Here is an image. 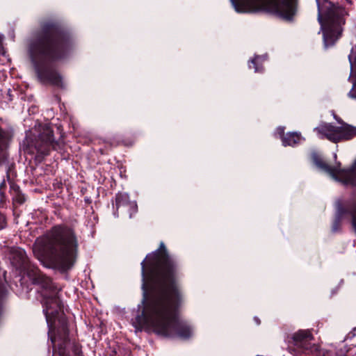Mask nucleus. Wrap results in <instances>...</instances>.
Segmentation results:
<instances>
[{"label":"nucleus","instance_id":"nucleus-6","mask_svg":"<svg viewBox=\"0 0 356 356\" xmlns=\"http://www.w3.org/2000/svg\"><path fill=\"white\" fill-rule=\"evenodd\" d=\"M316 3L324 45L328 48L332 47L341 37L346 13L343 7L329 0H316Z\"/></svg>","mask_w":356,"mask_h":356},{"label":"nucleus","instance_id":"nucleus-15","mask_svg":"<svg viewBox=\"0 0 356 356\" xmlns=\"http://www.w3.org/2000/svg\"><path fill=\"white\" fill-rule=\"evenodd\" d=\"M10 139L9 133L0 126V165L8 162Z\"/></svg>","mask_w":356,"mask_h":356},{"label":"nucleus","instance_id":"nucleus-13","mask_svg":"<svg viewBox=\"0 0 356 356\" xmlns=\"http://www.w3.org/2000/svg\"><path fill=\"white\" fill-rule=\"evenodd\" d=\"M115 211L114 215L118 216V210L120 208H125L129 213V218H132L138 212V205L136 201H131L129 195L127 193L118 192L115 196Z\"/></svg>","mask_w":356,"mask_h":356},{"label":"nucleus","instance_id":"nucleus-16","mask_svg":"<svg viewBox=\"0 0 356 356\" xmlns=\"http://www.w3.org/2000/svg\"><path fill=\"white\" fill-rule=\"evenodd\" d=\"M267 60L266 55H254L248 61V67L253 68L254 72L262 73L264 71V63Z\"/></svg>","mask_w":356,"mask_h":356},{"label":"nucleus","instance_id":"nucleus-10","mask_svg":"<svg viewBox=\"0 0 356 356\" xmlns=\"http://www.w3.org/2000/svg\"><path fill=\"white\" fill-rule=\"evenodd\" d=\"M337 214L332 222V232H339L341 230V220L348 216L351 220V225L356 233V201H347L345 204L341 200L337 202Z\"/></svg>","mask_w":356,"mask_h":356},{"label":"nucleus","instance_id":"nucleus-5","mask_svg":"<svg viewBox=\"0 0 356 356\" xmlns=\"http://www.w3.org/2000/svg\"><path fill=\"white\" fill-rule=\"evenodd\" d=\"M237 13L266 12L293 22L298 13L299 0H230Z\"/></svg>","mask_w":356,"mask_h":356},{"label":"nucleus","instance_id":"nucleus-23","mask_svg":"<svg viewBox=\"0 0 356 356\" xmlns=\"http://www.w3.org/2000/svg\"><path fill=\"white\" fill-rule=\"evenodd\" d=\"M4 39V36L2 34H0V54H2L3 47V40Z\"/></svg>","mask_w":356,"mask_h":356},{"label":"nucleus","instance_id":"nucleus-9","mask_svg":"<svg viewBox=\"0 0 356 356\" xmlns=\"http://www.w3.org/2000/svg\"><path fill=\"white\" fill-rule=\"evenodd\" d=\"M58 323L56 337L51 338L54 348H57L58 356H83L81 345L75 341L70 343L67 318L61 316ZM54 356H57L55 353Z\"/></svg>","mask_w":356,"mask_h":356},{"label":"nucleus","instance_id":"nucleus-25","mask_svg":"<svg viewBox=\"0 0 356 356\" xmlns=\"http://www.w3.org/2000/svg\"><path fill=\"white\" fill-rule=\"evenodd\" d=\"M84 201H85V202H86V203H87L88 204H90L92 202V200H91L90 197H86L84 198Z\"/></svg>","mask_w":356,"mask_h":356},{"label":"nucleus","instance_id":"nucleus-18","mask_svg":"<svg viewBox=\"0 0 356 356\" xmlns=\"http://www.w3.org/2000/svg\"><path fill=\"white\" fill-rule=\"evenodd\" d=\"M301 134L298 132H289L283 138L282 145L284 146H295L300 143Z\"/></svg>","mask_w":356,"mask_h":356},{"label":"nucleus","instance_id":"nucleus-28","mask_svg":"<svg viewBox=\"0 0 356 356\" xmlns=\"http://www.w3.org/2000/svg\"><path fill=\"white\" fill-rule=\"evenodd\" d=\"M134 141L129 142V143H124L126 145H132L134 144Z\"/></svg>","mask_w":356,"mask_h":356},{"label":"nucleus","instance_id":"nucleus-26","mask_svg":"<svg viewBox=\"0 0 356 356\" xmlns=\"http://www.w3.org/2000/svg\"><path fill=\"white\" fill-rule=\"evenodd\" d=\"M119 144H120V141H118H118H114L113 143H109V145L111 147H112V146H117Z\"/></svg>","mask_w":356,"mask_h":356},{"label":"nucleus","instance_id":"nucleus-11","mask_svg":"<svg viewBox=\"0 0 356 356\" xmlns=\"http://www.w3.org/2000/svg\"><path fill=\"white\" fill-rule=\"evenodd\" d=\"M311 159L313 163L321 170L330 175L335 180L341 182L346 186V179L343 177V172L346 169H341L339 163L338 166H331L327 164L323 159V156L317 152L314 151L311 153Z\"/></svg>","mask_w":356,"mask_h":356},{"label":"nucleus","instance_id":"nucleus-7","mask_svg":"<svg viewBox=\"0 0 356 356\" xmlns=\"http://www.w3.org/2000/svg\"><path fill=\"white\" fill-rule=\"evenodd\" d=\"M63 143L55 140L54 131L50 124L40 125L39 134L35 138L29 143L26 147L27 154L35 155V160L42 162L51 150H60Z\"/></svg>","mask_w":356,"mask_h":356},{"label":"nucleus","instance_id":"nucleus-4","mask_svg":"<svg viewBox=\"0 0 356 356\" xmlns=\"http://www.w3.org/2000/svg\"><path fill=\"white\" fill-rule=\"evenodd\" d=\"M27 277L32 284L38 286L37 291L40 295L43 313L49 325L62 311L63 304L59 297L61 288L36 266L30 269Z\"/></svg>","mask_w":356,"mask_h":356},{"label":"nucleus","instance_id":"nucleus-27","mask_svg":"<svg viewBox=\"0 0 356 356\" xmlns=\"http://www.w3.org/2000/svg\"><path fill=\"white\" fill-rule=\"evenodd\" d=\"M254 321L257 323V325H260L261 321L257 316L254 317Z\"/></svg>","mask_w":356,"mask_h":356},{"label":"nucleus","instance_id":"nucleus-24","mask_svg":"<svg viewBox=\"0 0 356 356\" xmlns=\"http://www.w3.org/2000/svg\"><path fill=\"white\" fill-rule=\"evenodd\" d=\"M6 292V290L2 284H0V296H3Z\"/></svg>","mask_w":356,"mask_h":356},{"label":"nucleus","instance_id":"nucleus-29","mask_svg":"<svg viewBox=\"0 0 356 356\" xmlns=\"http://www.w3.org/2000/svg\"><path fill=\"white\" fill-rule=\"evenodd\" d=\"M348 2L351 3V0H346Z\"/></svg>","mask_w":356,"mask_h":356},{"label":"nucleus","instance_id":"nucleus-19","mask_svg":"<svg viewBox=\"0 0 356 356\" xmlns=\"http://www.w3.org/2000/svg\"><path fill=\"white\" fill-rule=\"evenodd\" d=\"M13 189V201L15 204L22 205L26 201L24 194H23L18 186H15L12 188Z\"/></svg>","mask_w":356,"mask_h":356},{"label":"nucleus","instance_id":"nucleus-14","mask_svg":"<svg viewBox=\"0 0 356 356\" xmlns=\"http://www.w3.org/2000/svg\"><path fill=\"white\" fill-rule=\"evenodd\" d=\"M293 345L302 350L311 349V341L314 340V336L309 330H300L292 336Z\"/></svg>","mask_w":356,"mask_h":356},{"label":"nucleus","instance_id":"nucleus-2","mask_svg":"<svg viewBox=\"0 0 356 356\" xmlns=\"http://www.w3.org/2000/svg\"><path fill=\"white\" fill-rule=\"evenodd\" d=\"M74 46L70 29L56 18L40 22L29 42V52L39 80L42 83L63 89L62 76L49 63L69 56Z\"/></svg>","mask_w":356,"mask_h":356},{"label":"nucleus","instance_id":"nucleus-21","mask_svg":"<svg viewBox=\"0 0 356 356\" xmlns=\"http://www.w3.org/2000/svg\"><path fill=\"white\" fill-rule=\"evenodd\" d=\"M284 130L285 127L280 126L276 129L275 131V134L280 136V138L282 140V142L283 141V138H284V136H286V134H284Z\"/></svg>","mask_w":356,"mask_h":356},{"label":"nucleus","instance_id":"nucleus-22","mask_svg":"<svg viewBox=\"0 0 356 356\" xmlns=\"http://www.w3.org/2000/svg\"><path fill=\"white\" fill-rule=\"evenodd\" d=\"M6 216L0 213V230L4 229L6 227Z\"/></svg>","mask_w":356,"mask_h":356},{"label":"nucleus","instance_id":"nucleus-12","mask_svg":"<svg viewBox=\"0 0 356 356\" xmlns=\"http://www.w3.org/2000/svg\"><path fill=\"white\" fill-rule=\"evenodd\" d=\"M10 259L12 265L21 273L26 274V276L30 269L36 267L29 261L25 251L19 248L11 250Z\"/></svg>","mask_w":356,"mask_h":356},{"label":"nucleus","instance_id":"nucleus-20","mask_svg":"<svg viewBox=\"0 0 356 356\" xmlns=\"http://www.w3.org/2000/svg\"><path fill=\"white\" fill-rule=\"evenodd\" d=\"M61 316H64L65 318H66L65 314H63V312H62V311L59 312V314H58V316L56 317V318L54 321H51V323L50 325H49V323H47V325H48V326L49 327V332H48V334H50V332L53 330H55V334H54V337L51 336V338H54V337H56V330H57L58 326L59 325L58 319L60 318H61ZM47 323H48V322L47 321Z\"/></svg>","mask_w":356,"mask_h":356},{"label":"nucleus","instance_id":"nucleus-1","mask_svg":"<svg viewBox=\"0 0 356 356\" xmlns=\"http://www.w3.org/2000/svg\"><path fill=\"white\" fill-rule=\"evenodd\" d=\"M143 298L132 324L141 330L150 326L157 335L188 339L193 329L179 319L184 294L179 284L180 261L168 251L163 242L148 253L141 264Z\"/></svg>","mask_w":356,"mask_h":356},{"label":"nucleus","instance_id":"nucleus-17","mask_svg":"<svg viewBox=\"0 0 356 356\" xmlns=\"http://www.w3.org/2000/svg\"><path fill=\"white\" fill-rule=\"evenodd\" d=\"M346 179V186H356V160L352 165L343 172Z\"/></svg>","mask_w":356,"mask_h":356},{"label":"nucleus","instance_id":"nucleus-8","mask_svg":"<svg viewBox=\"0 0 356 356\" xmlns=\"http://www.w3.org/2000/svg\"><path fill=\"white\" fill-rule=\"evenodd\" d=\"M334 118L340 126H335L331 123H323L314 129L321 138H326L329 141L338 143L348 141L356 137V127L345 122L337 115Z\"/></svg>","mask_w":356,"mask_h":356},{"label":"nucleus","instance_id":"nucleus-3","mask_svg":"<svg viewBox=\"0 0 356 356\" xmlns=\"http://www.w3.org/2000/svg\"><path fill=\"white\" fill-rule=\"evenodd\" d=\"M79 245L75 225L59 223L51 227L38 240L34 253L39 259L70 268L77 257Z\"/></svg>","mask_w":356,"mask_h":356}]
</instances>
